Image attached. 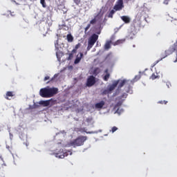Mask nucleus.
<instances>
[{"mask_svg":"<svg viewBox=\"0 0 177 177\" xmlns=\"http://www.w3.org/2000/svg\"><path fill=\"white\" fill-rule=\"evenodd\" d=\"M84 56V54L82 53H80V56H77L76 59H75V64H78V63H80V62H81V59H82Z\"/></svg>","mask_w":177,"mask_h":177,"instance_id":"14","label":"nucleus"},{"mask_svg":"<svg viewBox=\"0 0 177 177\" xmlns=\"http://www.w3.org/2000/svg\"><path fill=\"white\" fill-rule=\"evenodd\" d=\"M13 96H15L13 91H8L6 94L5 98L7 99V100H10V98L9 97H13Z\"/></svg>","mask_w":177,"mask_h":177,"instance_id":"15","label":"nucleus"},{"mask_svg":"<svg viewBox=\"0 0 177 177\" xmlns=\"http://www.w3.org/2000/svg\"><path fill=\"white\" fill-rule=\"evenodd\" d=\"M121 19L122 21H124L126 24H129V23H131V18L128 16H122Z\"/></svg>","mask_w":177,"mask_h":177,"instance_id":"13","label":"nucleus"},{"mask_svg":"<svg viewBox=\"0 0 177 177\" xmlns=\"http://www.w3.org/2000/svg\"><path fill=\"white\" fill-rule=\"evenodd\" d=\"M140 78H142V75H140V73L135 76L134 81H139Z\"/></svg>","mask_w":177,"mask_h":177,"instance_id":"23","label":"nucleus"},{"mask_svg":"<svg viewBox=\"0 0 177 177\" xmlns=\"http://www.w3.org/2000/svg\"><path fill=\"white\" fill-rule=\"evenodd\" d=\"M88 137L84 136H80L76 139L71 142V146L73 147H78L80 146H84V143L86 142Z\"/></svg>","mask_w":177,"mask_h":177,"instance_id":"3","label":"nucleus"},{"mask_svg":"<svg viewBox=\"0 0 177 177\" xmlns=\"http://www.w3.org/2000/svg\"><path fill=\"white\" fill-rule=\"evenodd\" d=\"M114 13H115V10H111L109 12V14H108V17H110L111 19H113V16Z\"/></svg>","mask_w":177,"mask_h":177,"instance_id":"22","label":"nucleus"},{"mask_svg":"<svg viewBox=\"0 0 177 177\" xmlns=\"http://www.w3.org/2000/svg\"><path fill=\"white\" fill-rule=\"evenodd\" d=\"M157 78H160V76L156 73H153L151 76L150 77V80H157Z\"/></svg>","mask_w":177,"mask_h":177,"instance_id":"21","label":"nucleus"},{"mask_svg":"<svg viewBox=\"0 0 177 177\" xmlns=\"http://www.w3.org/2000/svg\"><path fill=\"white\" fill-rule=\"evenodd\" d=\"M53 79H54V78L53 77L50 81H53Z\"/></svg>","mask_w":177,"mask_h":177,"instance_id":"36","label":"nucleus"},{"mask_svg":"<svg viewBox=\"0 0 177 177\" xmlns=\"http://www.w3.org/2000/svg\"><path fill=\"white\" fill-rule=\"evenodd\" d=\"M75 3H76L77 5H80V3H81V0H73Z\"/></svg>","mask_w":177,"mask_h":177,"instance_id":"30","label":"nucleus"},{"mask_svg":"<svg viewBox=\"0 0 177 177\" xmlns=\"http://www.w3.org/2000/svg\"><path fill=\"white\" fill-rule=\"evenodd\" d=\"M71 156V154H73V152H71V151H68L65 153H63V154H60L59 153H55V157L58 158H64V157H67V156H68V153Z\"/></svg>","mask_w":177,"mask_h":177,"instance_id":"11","label":"nucleus"},{"mask_svg":"<svg viewBox=\"0 0 177 177\" xmlns=\"http://www.w3.org/2000/svg\"><path fill=\"white\" fill-rule=\"evenodd\" d=\"M118 85V82L114 81L112 84L108 86V90L109 92H112V91H114L115 88H117V86Z\"/></svg>","mask_w":177,"mask_h":177,"instance_id":"12","label":"nucleus"},{"mask_svg":"<svg viewBox=\"0 0 177 177\" xmlns=\"http://www.w3.org/2000/svg\"><path fill=\"white\" fill-rule=\"evenodd\" d=\"M80 47H81V44L79 43V44L75 45V49H76V50H77V49H80Z\"/></svg>","mask_w":177,"mask_h":177,"instance_id":"29","label":"nucleus"},{"mask_svg":"<svg viewBox=\"0 0 177 177\" xmlns=\"http://www.w3.org/2000/svg\"><path fill=\"white\" fill-rule=\"evenodd\" d=\"M104 73L106 74L103 77L104 81H109V78H110V73H109V69H106Z\"/></svg>","mask_w":177,"mask_h":177,"instance_id":"18","label":"nucleus"},{"mask_svg":"<svg viewBox=\"0 0 177 177\" xmlns=\"http://www.w3.org/2000/svg\"><path fill=\"white\" fill-rule=\"evenodd\" d=\"M50 77L49 76H46L45 77H44V81H48V80H50Z\"/></svg>","mask_w":177,"mask_h":177,"instance_id":"33","label":"nucleus"},{"mask_svg":"<svg viewBox=\"0 0 177 177\" xmlns=\"http://www.w3.org/2000/svg\"><path fill=\"white\" fill-rule=\"evenodd\" d=\"M122 105V101H119L117 104L116 106H120Z\"/></svg>","mask_w":177,"mask_h":177,"instance_id":"31","label":"nucleus"},{"mask_svg":"<svg viewBox=\"0 0 177 177\" xmlns=\"http://www.w3.org/2000/svg\"><path fill=\"white\" fill-rule=\"evenodd\" d=\"M49 82H50V81H48V82H47V84H49Z\"/></svg>","mask_w":177,"mask_h":177,"instance_id":"37","label":"nucleus"},{"mask_svg":"<svg viewBox=\"0 0 177 177\" xmlns=\"http://www.w3.org/2000/svg\"><path fill=\"white\" fill-rule=\"evenodd\" d=\"M59 93V88L56 87L50 88L49 86L41 88L39 91V95L41 97H53L55 95H57Z\"/></svg>","mask_w":177,"mask_h":177,"instance_id":"1","label":"nucleus"},{"mask_svg":"<svg viewBox=\"0 0 177 177\" xmlns=\"http://www.w3.org/2000/svg\"><path fill=\"white\" fill-rule=\"evenodd\" d=\"M127 97H128V94L124 93L120 96V99H127Z\"/></svg>","mask_w":177,"mask_h":177,"instance_id":"25","label":"nucleus"},{"mask_svg":"<svg viewBox=\"0 0 177 177\" xmlns=\"http://www.w3.org/2000/svg\"><path fill=\"white\" fill-rule=\"evenodd\" d=\"M97 34H98V35L100 34V32H97Z\"/></svg>","mask_w":177,"mask_h":177,"instance_id":"35","label":"nucleus"},{"mask_svg":"<svg viewBox=\"0 0 177 177\" xmlns=\"http://www.w3.org/2000/svg\"><path fill=\"white\" fill-rule=\"evenodd\" d=\"M74 57V54L73 53L69 54V59H73Z\"/></svg>","mask_w":177,"mask_h":177,"instance_id":"32","label":"nucleus"},{"mask_svg":"<svg viewBox=\"0 0 177 177\" xmlns=\"http://www.w3.org/2000/svg\"><path fill=\"white\" fill-rule=\"evenodd\" d=\"M73 55L74 53H77V50L75 48H74L73 50H72V53Z\"/></svg>","mask_w":177,"mask_h":177,"instance_id":"34","label":"nucleus"},{"mask_svg":"<svg viewBox=\"0 0 177 177\" xmlns=\"http://www.w3.org/2000/svg\"><path fill=\"white\" fill-rule=\"evenodd\" d=\"M131 30H133L134 32H138V31L140 30V21H139V20H133V24H131Z\"/></svg>","mask_w":177,"mask_h":177,"instance_id":"6","label":"nucleus"},{"mask_svg":"<svg viewBox=\"0 0 177 177\" xmlns=\"http://www.w3.org/2000/svg\"><path fill=\"white\" fill-rule=\"evenodd\" d=\"M97 16H99V15L94 17V18L92 19L90 21V22L87 24V26L84 28V34H88V30L91 28V26H95V24L97 23Z\"/></svg>","mask_w":177,"mask_h":177,"instance_id":"5","label":"nucleus"},{"mask_svg":"<svg viewBox=\"0 0 177 177\" xmlns=\"http://www.w3.org/2000/svg\"><path fill=\"white\" fill-rule=\"evenodd\" d=\"M111 93L110 91H109L107 88V89L103 91L102 95H109V93Z\"/></svg>","mask_w":177,"mask_h":177,"instance_id":"26","label":"nucleus"},{"mask_svg":"<svg viewBox=\"0 0 177 177\" xmlns=\"http://www.w3.org/2000/svg\"><path fill=\"white\" fill-rule=\"evenodd\" d=\"M99 39V35L96 34H93L88 40V46H87V50H91L92 48H93V45L96 44V41Z\"/></svg>","mask_w":177,"mask_h":177,"instance_id":"4","label":"nucleus"},{"mask_svg":"<svg viewBox=\"0 0 177 177\" xmlns=\"http://www.w3.org/2000/svg\"><path fill=\"white\" fill-rule=\"evenodd\" d=\"M104 106V101H101L95 104V109H102Z\"/></svg>","mask_w":177,"mask_h":177,"instance_id":"19","label":"nucleus"},{"mask_svg":"<svg viewBox=\"0 0 177 177\" xmlns=\"http://www.w3.org/2000/svg\"><path fill=\"white\" fill-rule=\"evenodd\" d=\"M115 82H118V89H121L122 86H124V91L127 92V93H131V91L132 89V81L131 80H128L126 79L124 80H115Z\"/></svg>","mask_w":177,"mask_h":177,"instance_id":"2","label":"nucleus"},{"mask_svg":"<svg viewBox=\"0 0 177 177\" xmlns=\"http://www.w3.org/2000/svg\"><path fill=\"white\" fill-rule=\"evenodd\" d=\"M114 40V37H111L110 40L106 41L104 48L105 50H109L111 48V44H113V41Z\"/></svg>","mask_w":177,"mask_h":177,"instance_id":"10","label":"nucleus"},{"mask_svg":"<svg viewBox=\"0 0 177 177\" xmlns=\"http://www.w3.org/2000/svg\"><path fill=\"white\" fill-rule=\"evenodd\" d=\"M68 42H73V41H74V37H73V35H71V34H68L66 36Z\"/></svg>","mask_w":177,"mask_h":177,"instance_id":"20","label":"nucleus"},{"mask_svg":"<svg viewBox=\"0 0 177 177\" xmlns=\"http://www.w3.org/2000/svg\"><path fill=\"white\" fill-rule=\"evenodd\" d=\"M51 100H52V99L46 100V101H40V104H42V106H44V107H48V106H49V104H50Z\"/></svg>","mask_w":177,"mask_h":177,"instance_id":"16","label":"nucleus"},{"mask_svg":"<svg viewBox=\"0 0 177 177\" xmlns=\"http://www.w3.org/2000/svg\"><path fill=\"white\" fill-rule=\"evenodd\" d=\"M174 51L171 49L170 47L169 49L166 50L164 53H161V58L160 60L157 61L156 63H158V62H161L162 59H165L167 56H169V55H172Z\"/></svg>","mask_w":177,"mask_h":177,"instance_id":"7","label":"nucleus"},{"mask_svg":"<svg viewBox=\"0 0 177 177\" xmlns=\"http://www.w3.org/2000/svg\"><path fill=\"white\" fill-rule=\"evenodd\" d=\"M40 3L42 5L43 8H46V3L45 2V0H40Z\"/></svg>","mask_w":177,"mask_h":177,"instance_id":"24","label":"nucleus"},{"mask_svg":"<svg viewBox=\"0 0 177 177\" xmlns=\"http://www.w3.org/2000/svg\"><path fill=\"white\" fill-rule=\"evenodd\" d=\"M113 9L116 12L118 10H122V9H124V0H118L113 7Z\"/></svg>","mask_w":177,"mask_h":177,"instance_id":"8","label":"nucleus"},{"mask_svg":"<svg viewBox=\"0 0 177 177\" xmlns=\"http://www.w3.org/2000/svg\"><path fill=\"white\" fill-rule=\"evenodd\" d=\"M118 128H117V127H113L111 130V132H112V133H114V132H115V131H118Z\"/></svg>","mask_w":177,"mask_h":177,"instance_id":"27","label":"nucleus"},{"mask_svg":"<svg viewBox=\"0 0 177 177\" xmlns=\"http://www.w3.org/2000/svg\"><path fill=\"white\" fill-rule=\"evenodd\" d=\"M160 104H167V103H168V101H165V100H161V101H158V102Z\"/></svg>","mask_w":177,"mask_h":177,"instance_id":"28","label":"nucleus"},{"mask_svg":"<svg viewBox=\"0 0 177 177\" xmlns=\"http://www.w3.org/2000/svg\"><path fill=\"white\" fill-rule=\"evenodd\" d=\"M124 42H125V39H118L115 42L112 43V45H113V46H117V45H121V44H124Z\"/></svg>","mask_w":177,"mask_h":177,"instance_id":"17","label":"nucleus"},{"mask_svg":"<svg viewBox=\"0 0 177 177\" xmlns=\"http://www.w3.org/2000/svg\"><path fill=\"white\" fill-rule=\"evenodd\" d=\"M96 84V78L93 75H91L88 77L86 81V86L90 88L91 86H93L94 84Z\"/></svg>","mask_w":177,"mask_h":177,"instance_id":"9","label":"nucleus"}]
</instances>
